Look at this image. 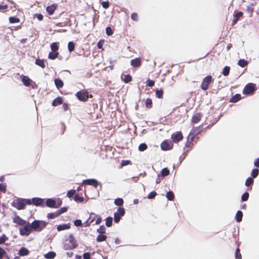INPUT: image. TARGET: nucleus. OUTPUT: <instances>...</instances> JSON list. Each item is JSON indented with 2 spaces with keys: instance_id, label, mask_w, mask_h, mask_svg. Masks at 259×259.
Here are the masks:
<instances>
[{
  "instance_id": "obj_1",
  "label": "nucleus",
  "mask_w": 259,
  "mask_h": 259,
  "mask_svg": "<svg viewBox=\"0 0 259 259\" xmlns=\"http://www.w3.org/2000/svg\"><path fill=\"white\" fill-rule=\"evenodd\" d=\"M47 224L48 223L43 221L34 220L31 225L33 231L40 232L46 227Z\"/></svg>"
},
{
  "instance_id": "obj_2",
  "label": "nucleus",
  "mask_w": 259,
  "mask_h": 259,
  "mask_svg": "<svg viewBox=\"0 0 259 259\" xmlns=\"http://www.w3.org/2000/svg\"><path fill=\"white\" fill-rule=\"evenodd\" d=\"M33 229L31 224L26 222L23 227L19 228L20 234L22 236H28L32 231Z\"/></svg>"
},
{
  "instance_id": "obj_3",
  "label": "nucleus",
  "mask_w": 259,
  "mask_h": 259,
  "mask_svg": "<svg viewBox=\"0 0 259 259\" xmlns=\"http://www.w3.org/2000/svg\"><path fill=\"white\" fill-rule=\"evenodd\" d=\"M12 205L19 210L23 209L25 207L24 199L18 198L12 202Z\"/></svg>"
},
{
  "instance_id": "obj_4",
  "label": "nucleus",
  "mask_w": 259,
  "mask_h": 259,
  "mask_svg": "<svg viewBox=\"0 0 259 259\" xmlns=\"http://www.w3.org/2000/svg\"><path fill=\"white\" fill-rule=\"evenodd\" d=\"M125 214V210L123 207H118L117 211L114 214V221L117 223L119 222L121 218Z\"/></svg>"
},
{
  "instance_id": "obj_5",
  "label": "nucleus",
  "mask_w": 259,
  "mask_h": 259,
  "mask_svg": "<svg viewBox=\"0 0 259 259\" xmlns=\"http://www.w3.org/2000/svg\"><path fill=\"white\" fill-rule=\"evenodd\" d=\"M76 96L79 100L83 102L87 101L89 98L88 93L85 90H81L77 92Z\"/></svg>"
},
{
  "instance_id": "obj_6",
  "label": "nucleus",
  "mask_w": 259,
  "mask_h": 259,
  "mask_svg": "<svg viewBox=\"0 0 259 259\" xmlns=\"http://www.w3.org/2000/svg\"><path fill=\"white\" fill-rule=\"evenodd\" d=\"M212 81V76L208 75L206 76L203 80L201 84V88L203 91H206L208 89L209 84Z\"/></svg>"
},
{
  "instance_id": "obj_7",
  "label": "nucleus",
  "mask_w": 259,
  "mask_h": 259,
  "mask_svg": "<svg viewBox=\"0 0 259 259\" xmlns=\"http://www.w3.org/2000/svg\"><path fill=\"white\" fill-rule=\"evenodd\" d=\"M67 241H68V242L69 243H70V245L68 246H67V245L65 244V245H64L65 249H74L76 247V245L74 241V238L72 234H70L69 236L68 239H67Z\"/></svg>"
},
{
  "instance_id": "obj_8",
  "label": "nucleus",
  "mask_w": 259,
  "mask_h": 259,
  "mask_svg": "<svg viewBox=\"0 0 259 259\" xmlns=\"http://www.w3.org/2000/svg\"><path fill=\"white\" fill-rule=\"evenodd\" d=\"M254 87L252 83H248L246 85L243 89V93L245 95H249L254 92Z\"/></svg>"
},
{
  "instance_id": "obj_9",
  "label": "nucleus",
  "mask_w": 259,
  "mask_h": 259,
  "mask_svg": "<svg viewBox=\"0 0 259 259\" xmlns=\"http://www.w3.org/2000/svg\"><path fill=\"white\" fill-rule=\"evenodd\" d=\"M183 135L181 132H177L171 135V139L175 143H178L183 139Z\"/></svg>"
},
{
  "instance_id": "obj_10",
  "label": "nucleus",
  "mask_w": 259,
  "mask_h": 259,
  "mask_svg": "<svg viewBox=\"0 0 259 259\" xmlns=\"http://www.w3.org/2000/svg\"><path fill=\"white\" fill-rule=\"evenodd\" d=\"M83 183L85 185H92L95 188H97L99 184L98 182L94 179L84 180H83Z\"/></svg>"
},
{
  "instance_id": "obj_11",
  "label": "nucleus",
  "mask_w": 259,
  "mask_h": 259,
  "mask_svg": "<svg viewBox=\"0 0 259 259\" xmlns=\"http://www.w3.org/2000/svg\"><path fill=\"white\" fill-rule=\"evenodd\" d=\"M200 128H201L200 126H198V127H194L193 128L192 133H190L189 136V137H191V141L193 140V139L194 138V135H196L199 134L200 133V132H201Z\"/></svg>"
},
{
  "instance_id": "obj_12",
  "label": "nucleus",
  "mask_w": 259,
  "mask_h": 259,
  "mask_svg": "<svg viewBox=\"0 0 259 259\" xmlns=\"http://www.w3.org/2000/svg\"><path fill=\"white\" fill-rule=\"evenodd\" d=\"M13 222L19 225H23L26 223V221L21 219L19 216H16L13 219Z\"/></svg>"
},
{
  "instance_id": "obj_13",
  "label": "nucleus",
  "mask_w": 259,
  "mask_h": 259,
  "mask_svg": "<svg viewBox=\"0 0 259 259\" xmlns=\"http://www.w3.org/2000/svg\"><path fill=\"white\" fill-rule=\"evenodd\" d=\"M131 64L134 67H139L141 64V61L140 58H136L134 59H132L131 61Z\"/></svg>"
},
{
  "instance_id": "obj_14",
  "label": "nucleus",
  "mask_w": 259,
  "mask_h": 259,
  "mask_svg": "<svg viewBox=\"0 0 259 259\" xmlns=\"http://www.w3.org/2000/svg\"><path fill=\"white\" fill-rule=\"evenodd\" d=\"M57 5L55 4H53L51 6H48L47 7L46 10L49 15H51L53 14L54 12L57 9Z\"/></svg>"
},
{
  "instance_id": "obj_15",
  "label": "nucleus",
  "mask_w": 259,
  "mask_h": 259,
  "mask_svg": "<svg viewBox=\"0 0 259 259\" xmlns=\"http://www.w3.org/2000/svg\"><path fill=\"white\" fill-rule=\"evenodd\" d=\"M46 205L49 207L56 208V201L52 198L46 200Z\"/></svg>"
},
{
  "instance_id": "obj_16",
  "label": "nucleus",
  "mask_w": 259,
  "mask_h": 259,
  "mask_svg": "<svg viewBox=\"0 0 259 259\" xmlns=\"http://www.w3.org/2000/svg\"><path fill=\"white\" fill-rule=\"evenodd\" d=\"M161 148L163 150H168L171 149V146L166 141H164L161 143Z\"/></svg>"
},
{
  "instance_id": "obj_17",
  "label": "nucleus",
  "mask_w": 259,
  "mask_h": 259,
  "mask_svg": "<svg viewBox=\"0 0 259 259\" xmlns=\"http://www.w3.org/2000/svg\"><path fill=\"white\" fill-rule=\"evenodd\" d=\"M32 203L36 206H39L41 205L43 202V199L38 197L33 198L32 199Z\"/></svg>"
},
{
  "instance_id": "obj_18",
  "label": "nucleus",
  "mask_w": 259,
  "mask_h": 259,
  "mask_svg": "<svg viewBox=\"0 0 259 259\" xmlns=\"http://www.w3.org/2000/svg\"><path fill=\"white\" fill-rule=\"evenodd\" d=\"M29 251L28 250V249H27L26 248H25L24 247H22L19 250L18 254L20 256H23L28 255L29 254Z\"/></svg>"
},
{
  "instance_id": "obj_19",
  "label": "nucleus",
  "mask_w": 259,
  "mask_h": 259,
  "mask_svg": "<svg viewBox=\"0 0 259 259\" xmlns=\"http://www.w3.org/2000/svg\"><path fill=\"white\" fill-rule=\"evenodd\" d=\"M70 228V226L69 224H64L58 225L57 226V229L58 231H61L63 230L69 229Z\"/></svg>"
},
{
  "instance_id": "obj_20",
  "label": "nucleus",
  "mask_w": 259,
  "mask_h": 259,
  "mask_svg": "<svg viewBox=\"0 0 259 259\" xmlns=\"http://www.w3.org/2000/svg\"><path fill=\"white\" fill-rule=\"evenodd\" d=\"M201 115L200 113H197L195 115H193L192 118V122L193 123H197L201 119Z\"/></svg>"
},
{
  "instance_id": "obj_21",
  "label": "nucleus",
  "mask_w": 259,
  "mask_h": 259,
  "mask_svg": "<svg viewBox=\"0 0 259 259\" xmlns=\"http://www.w3.org/2000/svg\"><path fill=\"white\" fill-rule=\"evenodd\" d=\"M54 82L58 89L62 88L63 87L64 83L60 78H56L54 80Z\"/></svg>"
},
{
  "instance_id": "obj_22",
  "label": "nucleus",
  "mask_w": 259,
  "mask_h": 259,
  "mask_svg": "<svg viewBox=\"0 0 259 259\" xmlns=\"http://www.w3.org/2000/svg\"><path fill=\"white\" fill-rule=\"evenodd\" d=\"M63 102V99L61 97H58L55 99L52 102V105L53 106H57L60 105Z\"/></svg>"
},
{
  "instance_id": "obj_23",
  "label": "nucleus",
  "mask_w": 259,
  "mask_h": 259,
  "mask_svg": "<svg viewBox=\"0 0 259 259\" xmlns=\"http://www.w3.org/2000/svg\"><path fill=\"white\" fill-rule=\"evenodd\" d=\"M22 80L23 84L26 87H29L31 81V80L26 76H23Z\"/></svg>"
},
{
  "instance_id": "obj_24",
  "label": "nucleus",
  "mask_w": 259,
  "mask_h": 259,
  "mask_svg": "<svg viewBox=\"0 0 259 259\" xmlns=\"http://www.w3.org/2000/svg\"><path fill=\"white\" fill-rule=\"evenodd\" d=\"M59 53L58 52H50L48 55L49 59L54 60L58 57Z\"/></svg>"
},
{
  "instance_id": "obj_25",
  "label": "nucleus",
  "mask_w": 259,
  "mask_h": 259,
  "mask_svg": "<svg viewBox=\"0 0 259 259\" xmlns=\"http://www.w3.org/2000/svg\"><path fill=\"white\" fill-rule=\"evenodd\" d=\"M241 98V95L237 94L232 97V98L230 100V102L232 103H236L238 102L239 100H240Z\"/></svg>"
},
{
  "instance_id": "obj_26",
  "label": "nucleus",
  "mask_w": 259,
  "mask_h": 259,
  "mask_svg": "<svg viewBox=\"0 0 259 259\" xmlns=\"http://www.w3.org/2000/svg\"><path fill=\"white\" fill-rule=\"evenodd\" d=\"M243 217V213L241 210H238L236 214L235 219L237 222H240L242 221Z\"/></svg>"
},
{
  "instance_id": "obj_27",
  "label": "nucleus",
  "mask_w": 259,
  "mask_h": 259,
  "mask_svg": "<svg viewBox=\"0 0 259 259\" xmlns=\"http://www.w3.org/2000/svg\"><path fill=\"white\" fill-rule=\"evenodd\" d=\"M107 238V236L104 234H99L96 238L97 242H100L105 241Z\"/></svg>"
},
{
  "instance_id": "obj_28",
  "label": "nucleus",
  "mask_w": 259,
  "mask_h": 259,
  "mask_svg": "<svg viewBox=\"0 0 259 259\" xmlns=\"http://www.w3.org/2000/svg\"><path fill=\"white\" fill-rule=\"evenodd\" d=\"M56 256V253L54 251H50L45 254V257L47 259H53Z\"/></svg>"
},
{
  "instance_id": "obj_29",
  "label": "nucleus",
  "mask_w": 259,
  "mask_h": 259,
  "mask_svg": "<svg viewBox=\"0 0 259 259\" xmlns=\"http://www.w3.org/2000/svg\"><path fill=\"white\" fill-rule=\"evenodd\" d=\"M35 63L41 67V68H44L45 67V62H44V60H41V59H36L35 61Z\"/></svg>"
},
{
  "instance_id": "obj_30",
  "label": "nucleus",
  "mask_w": 259,
  "mask_h": 259,
  "mask_svg": "<svg viewBox=\"0 0 259 259\" xmlns=\"http://www.w3.org/2000/svg\"><path fill=\"white\" fill-rule=\"evenodd\" d=\"M169 174V169L166 168V167H165V168H163L162 170H161V174L160 175V176L162 177V178H163L165 176H167V175H168Z\"/></svg>"
},
{
  "instance_id": "obj_31",
  "label": "nucleus",
  "mask_w": 259,
  "mask_h": 259,
  "mask_svg": "<svg viewBox=\"0 0 259 259\" xmlns=\"http://www.w3.org/2000/svg\"><path fill=\"white\" fill-rule=\"evenodd\" d=\"M51 49L52 51L57 52L59 49V43L54 42L51 45Z\"/></svg>"
},
{
  "instance_id": "obj_32",
  "label": "nucleus",
  "mask_w": 259,
  "mask_h": 259,
  "mask_svg": "<svg viewBox=\"0 0 259 259\" xmlns=\"http://www.w3.org/2000/svg\"><path fill=\"white\" fill-rule=\"evenodd\" d=\"M237 64L241 67H244L248 64V62L244 59H240L238 61Z\"/></svg>"
},
{
  "instance_id": "obj_33",
  "label": "nucleus",
  "mask_w": 259,
  "mask_h": 259,
  "mask_svg": "<svg viewBox=\"0 0 259 259\" xmlns=\"http://www.w3.org/2000/svg\"><path fill=\"white\" fill-rule=\"evenodd\" d=\"M59 215V214L57 211L56 212L49 213L47 215V218L49 219H53Z\"/></svg>"
},
{
  "instance_id": "obj_34",
  "label": "nucleus",
  "mask_w": 259,
  "mask_h": 259,
  "mask_svg": "<svg viewBox=\"0 0 259 259\" xmlns=\"http://www.w3.org/2000/svg\"><path fill=\"white\" fill-rule=\"evenodd\" d=\"M112 221H113V219L112 217H107L106 219V223H105L106 226L108 227H111L112 224Z\"/></svg>"
},
{
  "instance_id": "obj_35",
  "label": "nucleus",
  "mask_w": 259,
  "mask_h": 259,
  "mask_svg": "<svg viewBox=\"0 0 259 259\" xmlns=\"http://www.w3.org/2000/svg\"><path fill=\"white\" fill-rule=\"evenodd\" d=\"M230 68L229 66H226L222 71V74L224 76H228L230 72Z\"/></svg>"
},
{
  "instance_id": "obj_36",
  "label": "nucleus",
  "mask_w": 259,
  "mask_h": 259,
  "mask_svg": "<svg viewBox=\"0 0 259 259\" xmlns=\"http://www.w3.org/2000/svg\"><path fill=\"white\" fill-rule=\"evenodd\" d=\"M73 199L77 202H82L84 201V198L82 196H79L77 194L74 195Z\"/></svg>"
},
{
  "instance_id": "obj_37",
  "label": "nucleus",
  "mask_w": 259,
  "mask_h": 259,
  "mask_svg": "<svg viewBox=\"0 0 259 259\" xmlns=\"http://www.w3.org/2000/svg\"><path fill=\"white\" fill-rule=\"evenodd\" d=\"M75 48L74 43L73 41H69L68 44V50L70 52H72Z\"/></svg>"
},
{
  "instance_id": "obj_38",
  "label": "nucleus",
  "mask_w": 259,
  "mask_h": 259,
  "mask_svg": "<svg viewBox=\"0 0 259 259\" xmlns=\"http://www.w3.org/2000/svg\"><path fill=\"white\" fill-rule=\"evenodd\" d=\"M114 204L117 206H121L123 204V200L120 198H116L114 200Z\"/></svg>"
},
{
  "instance_id": "obj_39",
  "label": "nucleus",
  "mask_w": 259,
  "mask_h": 259,
  "mask_svg": "<svg viewBox=\"0 0 259 259\" xmlns=\"http://www.w3.org/2000/svg\"><path fill=\"white\" fill-rule=\"evenodd\" d=\"M166 197L168 200H172L175 197L174 193L172 191H168L166 193Z\"/></svg>"
},
{
  "instance_id": "obj_40",
  "label": "nucleus",
  "mask_w": 259,
  "mask_h": 259,
  "mask_svg": "<svg viewBox=\"0 0 259 259\" xmlns=\"http://www.w3.org/2000/svg\"><path fill=\"white\" fill-rule=\"evenodd\" d=\"M259 169L258 168H254L252 169L251 175L252 178H255L258 175Z\"/></svg>"
},
{
  "instance_id": "obj_41",
  "label": "nucleus",
  "mask_w": 259,
  "mask_h": 259,
  "mask_svg": "<svg viewBox=\"0 0 259 259\" xmlns=\"http://www.w3.org/2000/svg\"><path fill=\"white\" fill-rule=\"evenodd\" d=\"M106 227L104 225H101L99 228L97 229V232L100 234H104L106 232Z\"/></svg>"
},
{
  "instance_id": "obj_42",
  "label": "nucleus",
  "mask_w": 259,
  "mask_h": 259,
  "mask_svg": "<svg viewBox=\"0 0 259 259\" xmlns=\"http://www.w3.org/2000/svg\"><path fill=\"white\" fill-rule=\"evenodd\" d=\"M156 96L159 98L161 99L162 98L163 95V91L160 90H157L155 92Z\"/></svg>"
},
{
  "instance_id": "obj_43",
  "label": "nucleus",
  "mask_w": 259,
  "mask_h": 259,
  "mask_svg": "<svg viewBox=\"0 0 259 259\" xmlns=\"http://www.w3.org/2000/svg\"><path fill=\"white\" fill-rule=\"evenodd\" d=\"M145 105L147 108H151L152 106V101L151 99H147L145 102Z\"/></svg>"
},
{
  "instance_id": "obj_44",
  "label": "nucleus",
  "mask_w": 259,
  "mask_h": 259,
  "mask_svg": "<svg viewBox=\"0 0 259 259\" xmlns=\"http://www.w3.org/2000/svg\"><path fill=\"white\" fill-rule=\"evenodd\" d=\"M253 183V178L249 177L246 179V180L245 181V185L246 186L248 187V186L252 185Z\"/></svg>"
},
{
  "instance_id": "obj_45",
  "label": "nucleus",
  "mask_w": 259,
  "mask_h": 259,
  "mask_svg": "<svg viewBox=\"0 0 259 259\" xmlns=\"http://www.w3.org/2000/svg\"><path fill=\"white\" fill-rule=\"evenodd\" d=\"M139 150L140 151H144L147 148V146L145 143H142L139 146Z\"/></svg>"
},
{
  "instance_id": "obj_46",
  "label": "nucleus",
  "mask_w": 259,
  "mask_h": 259,
  "mask_svg": "<svg viewBox=\"0 0 259 259\" xmlns=\"http://www.w3.org/2000/svg\"><path fill=\"white\" fill-rule=\"evenodd\" d=\"M249 197V193L247 192L243 194L241 196V200L242 201H247Z\"/></svg>"
},
{
  "instance_id": "obj_47",
  "label": "nucleus",
  "mask_w": 259,
  "mask_h": 259,
  "mask_svg": "<svg viewBox=\"0 0 259 259\" xmlns=\"http://www.w3.org/2000/svg\"><path fill=\"white\" fill-rule=\"evenodd\" d=\"M235 257L236 259H241V254L240 252V249L239 248H237L235 251Z\"/></svg>"
},
{
  "instance_id": "obj_48",
  "label": "nucleus",
  "mask_w": 259,
  "mask_h": 259,
  "mask_svg": "<svg viewBox=\"0 0 259 259\" xmlns=\"http://www.w3.org/2000/svg\"><path fill=\"white\" fill-rule=\"evenodd\" d=\"M132 76L129 74H127L125 76L123 81L125 83H128L132 80Z\"/></svg>"
},
{
  "instance_id": "obj_49",
  "label": "nucleus",
  "mask_w": 259,
  "mask_h": 259,
  "mask_svg": "<svg viewBox=\"0 0 259 259\" xmlns=\"http://www.w3.org/2000/svg\"><path fill=\"white\" fill-rule=\"evenodd\" d=\"M8 239V238L5 234H3L2 236L0 237V244L4 243Z\"/></svg>"
},
{
  "instance_id": "obj_50",
  "label": "nucleus",
  "mask_w": 259,
  "mask_h": 259,
  "mask_svg": "<svg viewBox=\"0 0 259 259\" xmlns=\"http://www.w3.org/2000/svg\"><path fill=\"white\" fill-rule=\"evenodd\" d=\"M157 195V193L155 191H152L150 192L147 196V198L151 199L154 198Z\"/></svg>"
},
{
  "instance_id": "obj_51",
  "label": "nucleus",
  "mask_w": 259,
  "mask_h": 259,
  "mask_svg": "<svg viewBox=\"0 0 259 259\" xmlns=\"http://www.w3.org/2000/svg\"><path fill=\"white\" fill-rule=\"evenodd\" d=\"M9 22L11 23H17L19 22L18 17H9Z\"/></svg>"
},
{
  "instance_id": "obj_52",
  "label": "nucleus",
  "mask_w": 259,
  "mask_h": 259,
  "mask_svg": "<svg viewBox=\"0 0 259 259\" xmlns=\"http://www.w3.org/2000/svg\"><path fill=\"white\" fill-rule=\"evenodd\" d=\"M76 193V191L74 190H69L67 193V197H68L69 198H71L74 195H75Z\"/></svg>"
},
{
  "instance_id": "obj_53",
  "label": "nucleus",
  "mask_w": 259,
  "mask_h": 259,
  "mask_svg": "<svg viewBox=\"0 0 259 259\" xmlns=\"http://www.w3.org/2000/svg\"><path fill=\"white\" fill-rule=\"evenodd\" d=\"M97 217V215L95 213H94L93 212L91 213L90 214V217L89 218L90 221V223L93 222V221L95 220V219H96V218Z\"/></svg>"
},
{
  "instance_id": "obj_54",
  "label": "nucleus",
  "mask_w": 259,
  "mask_h": 259,
  "mask_svg": "<svg viewBox=\"0 0 259 259\" xmlns=\"http://www.w3.org/2000/svg\"><path fill=\"white\" fill-rule=\"evenodd\" d=\"M154 81L150 79L146 81V85L148 87H152L154 85Z\"/></svg>"
},
{
  "instance_id": "obj_55",
  "label": "nucleus",
  "mask_w": 259,
  "mask_h": 259,
  "mask_svg": "<svg viewBox=\"0 0 259 259\" xmlns=\"http://www.w3.org/2000/svg\"><path fill=\"white\" fill-rule=\"evenodd\" d=\"M106 32L107 35H111L113 34V31L110 27H107L106 28Z\"/></svg>"
},
{
  "instance_id": "obj_56",
  "label": "nucleus",
  "mask_w": 259,
  "mask_h": 259,
  "mask_svg": "<svg viewBox=\"0 0 259 259\" xmlns=\"http://www.w3.org/2000/svg\"><path fill=\"white\" fill-rule=\"evenodd\" d=\"M67 207H62L61 208H60V209H59L57 212L58 213H59V215H61L62 213L67 211Z\"/></svg>"
},
{
  "instance_id": "obj_57",
  "label": "nucleus",
  "mask_w": 259,
  "mask_h": 259,
  "mask_svg": "<svg viewBox=\"0 0 259 259\" xmlns=\"http://www.w3.org/2000/svg\"><path fill=\"white\" fill-rule=\"evenodd\" d=\"M74 225L77 227L81 226L82 225V222L80 220H76L74 221Z\"/></svg>"
},
{
  "instance_id": "obj_58",
  "label": "nucleus",
  "mask_w": 259,
  "mask_h": 259,
  "mask_svg": "<svg viewBox=\"0 0 259 259\" xmlns=\"http://www.w3.org/2000/svg\"><path fill=\"white\" fill-rule=\"evenodd\" d=\"M6 252L5 250L0 247V259H2L5 255Z\"/></svg>"
},
{
  "instance_id": "obj_59",
  "label": "nucleus",
  "mask_w": 259,
  "mask_h": 259,
  "mask_svg": "<svg viewBox=\"0 0 259 259\" xmlns=\"http://www.w3.org/2000/svg\"><path fill=\"white\" fill-rule=\"evenodd\" d=\"M0 191L5 192L6 191V185L5 184H0Z\"/></svg>"
},
{
  "instance_id": "obj_60",
  "label": "nucleus",
  "mask_w": 259,
  "mask_h": 259,
  "mask_svg": "<svg viewBox=\"0 0 259 259\" xmlns=\"http://www.w3.org/2000/svg\"><path fill=\"white\" fill-rule=\"evenodd\" d=\"M62 200L60 198H58L56 201V208H58L62 204Z\"/></svg>"
},
{
  "instance_id": "obj_61",
  "label": "nucleus",
  "mask_w": 259,
  "mask_h": 259,
  "mask_svg": "<svg viewBox=\"0 0 259 259\" xmlns=\"http://www.w3.org/2000/svg\"><path fill=\"white\" fill-rule=\"evenodd\" d=\"M101 4L102 7L105 9L108 8L109 6L108 2H102Z\"/></svg>"
},
{
  "instance_id": "obj_62",
  "label": "nucleus",
  "mask_w": 259,
  "mask_h": 259,
  "mask_svg": "<svg viewBox=\"0 0 259 259\" xmlns=\"http://www.w3.org/2000/svg\"><path fill=\"white\" fill-rule=\"evenodd\" d=\"M104 44V40H100L97 43V47L99 49H102V47Z\"/></svg>"
},
{
  "instance_id": "obj_63",
  "label": "nucleus",
  "mask_w": 259,
  "mask_h": 259,
  "mask_svg": "<svg viewBox=\"0 0 259 259\" xmlns=\"http://www.w3.org/2000/svg\"><path fill=\"white\" fill-rule=\"evenodd\" d=\"M83 259H90L91 255L90 253L89 252H85L83 254Z\"/></svg>"
},
{
  "instance_id": "obj_64",
  "label": "nucleus",
  "mask_w": 259,
  "mask_h": 259,
  "mask_svg": "<svg viewBox=\"0 0 259 259\" xmlns=\"http://www.w3.org/2000/svg\"><path fill=\"white\" fill-rule=\"evenodd\" d=\"M254 165L257 167H259V158L255 159L254 162Z\"/></svg>"
}]
</instances>
